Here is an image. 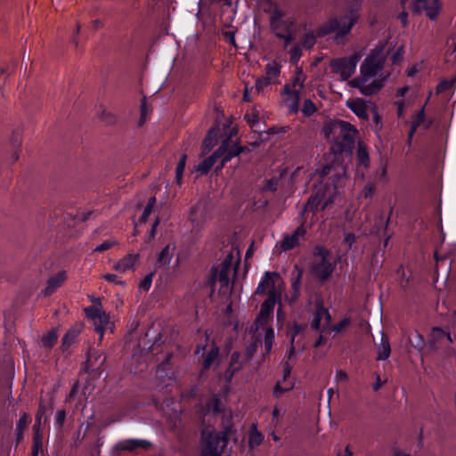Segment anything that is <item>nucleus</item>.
Instances as JSON below:
<instances>
[{
  "instance_id": "1a4fd4ad",
  "label": "nucleus",
  "mask_w": 456,
  "mask_h": 456,
  "mask_svg": "<svg viewBox=\"0 0 456 456\" xmlns=\"http://www.w3.org/2000/svg\"><path fill=\"white\" fill-rule=\"evenodd\" d=\"M363 1L364 0L347 1V12L340 17L342 20L347 21L346 27L341 32L342 35H348L354 26L358 22Z\"/></svg>"
},
{
  "instance_id": "a19ab883",
  "label": "nucleus",
  "mask_w": 456,
  "mask_h": 456,
  "mask_svg": "<svg viewBox=\"0 0 456 456\" xmlns=\"http://www.w3.org/2000/svg\"><path fill=\"white\" fill-rule=\"evenodd\" d=\"M187 156L183 154L179 159L175 168V181L177 184H181L183 181V172L186 165Z\"/></svg>"
},
{
  "instance_id": "09e8293b",
  "label": "nucleus",
  "mask_w": 456,
  "mask_h": 456,
  "mask_svg": "<svg viewBox=\"0 0 456 456\" xmlns=\"http://www.w3.org/2000/svg\"><path fill=\"white\" fill-rule=\"evenodd\" d=\"M316 110L317 108L312 100L306 99L304 101L302 107V113L304 116L311 117Z\"/></svg>"
},
{
  "instance_id": "f03ea898",
  "label": "nucleus",
  "mask_w": 456,
  "mask_h": 456,
  "mask_svg": "<svg viewBox=\"0 0 456 456\" xmlns=\"http://www.w3.org/2000/svg\"><path fill=\"white\" fill-rule=\"evenodd\" d=\"M312 256L309 272L318 281L324 283L332 276L337 261L334 260L331 250L320 244L314 247Z\"/></svg>"
},
{
  "instance_id": "0eeeda50",
  "label": "nucleus",
  "mask_w": 456,
  "mask_h": 456,
  "mask_svg": "<svg viewBox=\"0 0 456 456\" xmlns=\"http://www.w3.org/2000/svg\"><path fill=\"white\" fill-rule=\"evenodd\" d=\"M207 346L198 345L195 350V354H198L202 352L201 355V372H207L210 368L216 364V366L220 363V348L213 342L210 348L206 351Z\"/></svg>"
},
{
  "instance_id": "473e14b6",
  "label": "nucleus",
  "mask_w": 456,
  "mask_h": 456,
  "mask_svg": "<svg viewBox=\"0 0 456 456\" xmlns=\"http://www.w3.org/2000/svg\"><path fill=\"white\" fill-rule=\"evenodd\" d=\"M45 413L46 406L43 401H40L38 403V408L36 413V419L32 430H42V419L45 417V422L47 420Z\"/></svg>"
},
{
  "instance_id": "2eb2a0df",
  "label": "nucleus",
  "mask_w": 456,
  "mask_h": 456,
  "mask_svg": "<svg viewBox=\"0 0 456 456\" xmlns=\"http://www.w3.org/2000/svg\"><path fill=\"white\" fill-rule=\"evenodd\" d=\"M304 270L298 265H295L291 277V292L290 302L295 303L298 300L301 295V285L303 279Z\"/></svg>"
},
{
  "instance_id": "13d9d810",
  "label": "nucleus",
  "mask_w": 456,
  "mask_h": 456,
  "mask_svg": "<svg viewBox=\"0 0 456 456\" xmlns=\"http://www.w3.org/2000/svg\"><path fill=\"white\" fill-rule=\"evenodd\" d=\"M148 111H149V106L146 102V99L143 98L141 102V117H140V122H139L140 125L143 124L146 121Z\"/></svg>"
},
{
  "instance_id": "de8ad7c7",
  "label": "nucleus",
  "mask_w": 456,
  "mask_h": 456,
  "mask_svg": "<svg viewBox=\"0 0 456 456\" xmlns=\"http://www.w3.org/2000/svg\"><path fill=\"white\" fill-rule=\"evenodd\" d=\"M279 179L277 177H272L270 179L265 180V184L262 187V191L264 192H275L278 189Z\"/></svg>"
},
{
  "instance_id": "6ab92c4d",
  "label": "nucleus",
  "mask_w": 456,
  "mask_h": 456,
  "mask_svg": "<svg viewBox=\"0 0 456 456\" xmlns=\"http://www.w3.org/2000/svg\"><path fill=\"white\" fill-rule=\"evenodd\" d=\"M370 167V156L365 145L359 143L356 151V171L357 174L362 173L364 175V171Z\"/></svg>"
},
{
  "instance_id": "9d476101",
  "label": "nucleus",
  "mask_w": 456,
  "mask_h": 456,
  "mask_svg": "<svg viewBox=\"0 0 456 456\" xmlns=\"http://www.w3.org/2000/svg\"><path fill=\"white\" fill-rule=\"evenodd\" d=\"M346 27V23H345V20L338 17L330 18L323 25L317 28V37L322 38L335 32L337 38L344 37L346 35H342L341 32Z\"/></svg>"
},
{
  "instance_id": "864d4df0",
  "label": "nucleus",
  "mask_w": 456,
  "mask_h": 456,
  "mask_svg": "<svg viewBox=\"0 0 456 456\" xmlns=\"http://www.w3.org/2000/svg\"><path fill=\"white\" fill-rule=\"evenodd\" d=\"M66 419V411L65 410H58L54 416V427L57 429H61Z\"/></svg>"
},
{
  "instance_id": "2f4dec72",
  "label": "nucleus",
  "mask_w": 456,
  "mask_h": 456,
  "mask_svg": "<svg viewBox=\"0 0 456 456\" xmlns=\"http://www.w3.org/2000/svg\"><path fill=\"white\" fill-rule=\"evenodd\" d=\"M58 340V333L55 329H52L41 338V346L46 349L51 350Z\"/></svg>"
},
{
  "instance_id": "603ef678",
  "label": "nucleus",
  "mask_w": 456,
  "mask_h": 456,
  "mask_svg": "<svg viewBox=\"0 0 456 456\" xmlns=\"http://www.w3.org/2000/svg\"><path fill=\"white\" fill-rule=\"evenodd\" d=\"M155 275V272H151L148 273L141 281L139 284L140 289L142 291H148L152 284V280Z\"/></svg>"
},
{
  "instance_id": "6e6d98bb",
  "label": "nucleus",
  "mask_w": 456,
  "mask_h": 456,
  "mask_svg": "<svg viewBox=\"0 0 456 456\" xmlns=\"http://www.w3.org/2000/svg\"><path fill=\"white\" fill-rule=\"evenodd\" d=\"M376 191V185L374 183H368L362 191V196L365 199H371Z\"/></svg>"
},
{
  "instance_id": "0e129e2a",
  "label": "nucleus",
  "mask_w": 456,
  "mask_h": 456,
  "mask_svg": "<svg viewBox=\"0 0 456 456\" xmlns=\"http://www.w3.org/2000/svg\"><path fill=\"white\" fill-rule=\"evenodd\" d=\"M292 365L288 362H283L282 380L285 381L291 374Z\"/></svg>"
},
{
  "instance_id": "a878e982",
  "label": "nucleus",
  "mask_w": 456,
  "mask_h": 456,
  "mask_svg": "<svg viewBox=\"0 0 456 456\" xmlns=\"http://www.w3.org/2000/svg\"><path fill=\"white\" fill-rule=\"evenodd\" d=\"M354 86L359 87L362 94L365 96H371L377 94L382 89L384 83L382 80L375 79L368 85H354Z\"/></svg>"
},
{
  "instance_id": "4be33fe9",
  "label": "nucleus",
  "mask_w": 456,
  "mask_h": 456,
  "mask_svg": "<svg viewBox=\"0 0 456 456\" xmlns=\"http://www.w3.org/2000/svg\"><path fill=\"white\" fill-rule=\"evenodd\" d=\"M152 446V444L143 439H127L120 442L118 448L121 451L133 452L137 448L148 450Z\"/></svg>"
},
{
  "instance_id": "5fc2aeb1",
  "label": "nucleus",
  "mask_w": 456,
  "mask_h": 456,
  "mask_svg": "<svg viewBox=\"0 0 456 456\" xmlns=\"http://www.w3.org/2000/svg\"><path fill=\"white\" fill-rule=\"evenodd\" d=\"M304 330H305L304 325H302L298 322H294L290 328V342H289V344H294L296 337L297 335H299L301 332H303Z\"/></svg>"
},
{
  "instance_id": "e2e57ef3",
  "label": "nucleus",
  "mask_w": 456,
  "mask_h": 456,
  "mask_svg": "<svg viewBox=\"0 0 456 456\" xmlns=\"http://www.w3.org/2000/svg\"><path fill=\"white\" fill-rule=\"evenodd\" d=\"M153 209L151 208V206H146L139 218L141 224H145L148 221L149 216L152 213Z\"/></svg>"
},
{
  "instance_id": "bb28decb",
  "label": "nucleus",
  "mask_w": 456,
  "mask_h": 456,
  "mask_svg": "<svg viewBox=\"0 0 456 456\" xmlns=\"http://www.w3.org/2000/svg\"><path fill=\"white\" fill-rule=\"evenodd\" d=\"M428 98L427 99L426 102H428ZM426 104L425 103L418 111L412 114L411 116V133L417 132V129L419 126L426 123Z\"/></svg>"
},
{
  "instance_id": "c9c22d12",
  "label": "nucleus",
  "mask_w": 456,
  "mask_h": 456,
  "mask_svg": "<svg viewBox=\"0 0 456 456\" xmlns=\"http://www.w3.org/2000/svg\"><path fill=\"white\" fill-rule=\"evenodd\" d=\"M294 27V21L290 19H282L278 21L276 27H270L272 31L276 35L277 32H284L292 30Z\"/></svg>"
},
{
  "instance_id": "4c0bfd02",
  "label": "nucleus",
  "mask_w": 456,
  "mask_h": 456,
  "mask_svg": "<svg viewBox=\"0 0 456 456\" xmlns=\"http://www.w3.org/2000/svg\"><path fill=\"white\" fill-rule=\"evenodd\" d=\"M317 30L315 32L310 31L307 32L302 38L300 42V46L305 48V49H311L316 44V38H317Z\"/></svg>"
},
{
  "instance_id": "cd10ccee",
  "label": "nucleus",
  "mask_w": 456,
  "mask_h": 456,
  "mask_svg": "<svg viewBox=\"0 0 456 456\" xmlns=\"http://www.w3.org/2000/svg\"><path fill=\"white\" fill-rule=\"evenodd\" d=\"M219 159L216 151H215L209 157L204 159L197 167V170L202 175L208 174L210 169L214 167L216 161Z\"/></svg>"
},
{
  "instance_id": "72a5a7b5",
  "label": "nucleus",
  "mask_w": 456,
  "mask_h": 456,
  "mask_svg": "<svg viewBox=\"0 0 456 456\" xmlns=\"http://www.w3.org/2000/svg\"><path fill=\"white\" fill-rule=\"evenodd\" d=\"M456 88V76L451 79H442L436 86V93L443 94Z\"/></svg>"
},
{
  "instance_id": "338daca9",
  "label": "nucleus",
  "mask_w": 456,
  "mask_h": 456,
  "mask_svg": "<svg viewBox=\"0 0 456 456\" xmlns=\"http://www.w3.org/2000/svg\"><path fill=\"white\" fill-rule=\"evenodd\" d=\"M77 393H78V383L77 382L72 386L69 395L66 397V402L68 403V402L73 400L77 396Z\"/></svg>"
},
{
  "instance_id": "e433bc0d",
  "label": "nucleus",
  "mask_w": 456,
  "mask_h": 456,
  "mask_svg": "<svg viewBox=\"0 0 456 456\" xmlns=\"http://www.w3.org/2000/svg\"><path fill=\"white\" fill-rule=\"evenodd\" d=\"M351 324H352V318L350 316H345L338 323L332 325L330 329L331 331L335 332L336 334H339V333L345 332L346 330L349 326H351Z\"/></svg>"
},
{
  "instance_id": "680f3d73",
  "label": "nucleus",
  "mask_w": 456,
  "mask_h": 456,
  "mask_svg": "<svg viewBox=\"0 0 456 456\" xmlns=\"http://www.w3.org/2000/svg\"><path fill=\"white\" fill-rule=\"evenodd\" d=\"M114 245H115L114 241L105 240L94 248V252L106 251V250L110 249V248H112Z\"/></svg>"
},
{
  "instance_id": "b1692460",
  "label": "nucleus",
  "mask_w": 456,
  "mask_h": 456,
  "mask_svg": "<svg viewBox=\"0 0 456 456\" xmlns=\"http://www.w3.org/2000/svg\"><path fill=\"white\" fill-rule=\"evenodd\" d=\"M347 107L359 118L365 119V120H367L369 118L367 105L363 100H362V99L354 100L353 102L347 103Z\"/></svg>"
},
{
  "instance_id": "aec40b11",
  "label": "nucleus",
  "mask_w": 456,
  "mask_h": 456,
  "mask_svg": "<svg viewBox=\"0 0 456 456\" xmlns=\"http://www.w3.org/2000/svg\"><path fill=\"white\" fill-rule=\"evenodd\" d=\"M139 259V254H128L123 258L118 260L113 268L118 273H126L133 271L135 268L136 263Z\"/></svg>"
},
{
  "instance_id": "79ce46f5",
  "label": "nucleus",
  "mask_w": 456,
  "mask_h": 456,
  "mask_svg": "<svg viewBox=\"0 0 456 456\" xmlns=\"http://www.w3.org/2000/svg\"><path fill=\"white\" fill-rule=\"evenodd\" d=\"M285 17V12L277 5H274L270 15V27H276L278 21Z\"/></svg>"
},
{
  "instance_id": "7ed1b4c3",
  "label": "nucleus",
  "mask_w": 456,
  "mask_h": 456,
  "mask_svg": "<svg viewBox=\"0 0 456 456\" xmlns=\"http://www.w3.org/2000/svg\"><path fill=\"white\" fill-rule=\"evenodd\" d=\"M384 47L376 46L366 56L361 64L360 70L364 77H373L384 69L386 57L383 54Z\"/></svg>"
},
{
  "instance_id": "c756f323",
  "label": "nucleus",
  "mask_w": 456,
  "mask_h": 456,
  "mask_svg": "<svg viewBox=\"0 0 456 456\" xmlns=\"http://www.w3.org/2000/svg\"><path fill=\"white\" fill-rule=\"evenodd\" d=\"M391 354V347L388 338L386 336H382L381 338V345L378 347V361H385L388 359Z\"/></svg>"
},
{
  "instance_id": "58836bf2",
  "label": "nucleus",
  "mask_w": 456,
  "mask_h": 456,
  "mask_svg": "<svg viewBox=\"0 0 456 456\" xmlns=\"http://www.w3.org/2000/svg\"><path fill=\"white\" fill-rule=\"evenodd\" d=\"M245 362V360L241 359V354L238 351H234L231 355L229 366L230 368L240 371L243 368Z\"/></svg>"
},
{
  "instance_id": "3c124183",
  "label": "nucleus",
  "mask_w": 456,
  "mask_h": 456,
  "mask_svg": "<svg viewBox=\"0 0 456 456\" xmlns=\"http://www.w3.org/2000/svg\"><path fill=\"white\" fill-rule=\"evenodd\" d=\"M293 383L290 384L289 387H282L281 382L278 381L273 387V395L276 398H280L284 393L290 391L291 389H293Z\"/></svg>"
},
{
  "instance_id": "20e7f679",
  "label": "nucleus",
  "mask_w": 456,
  "mask_h": 456,
  "mask_svg": "<svg viewBox=\"0 0 456 456\" xmlns=\"http://www.w3.org/2000/svg\"><path fill=\"white\" fill-rule=\"evenodd\" d=\"M361 59L358 53H354L349 57L333 59L330 66L332 73L340 75L342 81H346L355 72L357 63Z\"/></svg>"
},
{
  "instance_id": "c03bdc74",
  "label": "nucleus",
  "mask_w": 456,
  "mask_h": 456,
  "mask_svg": "<svg viewBox=\"0 0 456 456\" xmlns=\"http://www.w3.org/2000/svg\"><path fill=\"white\" fill-rule=\"evenodd\" d=\"M102 310L96 305H89L85 308V314L88 320H91L93 323L100 317Z\"/></svg>"
},
{
  "instance_id": "c85d7f7f",
  "label": "nucleus",
  "mask_w": 456,
  "mask_h": 456,
  "mask_svg": "<svg viewBox=\"0 0 456 456\" xmlns=\"http://www.w3.org/2000/svg\"><path fill=\"white\" fill-rule=\"evenodd\" d=\"M94 325L96 333L100 334L101 338H102L104 331L110 325V315L102 311L100 317H98V319L94 322Z\"/></svg>"
},
{
  "instance_id": "f257e3e1",
  "label": "nucleus",
  "mask_w": 456,
  "mask_h": 456,
  "mask_svg": "<svg viewBox=\"0 0 456 456\" xmlns=\"http://www.w3.org/2000/svg\"><path fill=\"white\" fill-rule=\"evenodd\" d=\"M331 170L332 167L330 165L322 168V181L315 185L313 194L302 210V216L306 211H311L315 215L319 210L323 211L334 203L342 176L338 173L331 174Z\"/></svg>"
},
{
  "instance_id": "f3484780",
  "label": "nucleus",
  "mask_w": 456,
  "mask_h": 456,
  "mask_svg": "<svg viewBox=\"0 0 456 456\" xmlns=\"http://www.w3.org/2000/svg\"><path fill=\"white\" fill-rule=\"evenodd\" d=\"M32 419L31 416L23 411L20 413V419L17 420L15 425V447L17 448L19 444L24 440V432L31 423Z\"/></svg>"
},
{
  "instance_id": "423d86ee",
  "label": "nucleus",
  "mask_w": 456,
  "mask_h": 456,
  "mask_svg": "<svg viewBox=\"0 0 456 456\" xmlns=\"http://www.w3.org/2000/svg\"><path fill=\"white\" fill-rule=\"evenodd\" d=\"M341 134L336 140L334 147L336 152L351 151L354 144L355 128L346 121H340Z\"/></svg>"
},
{
  "instance_id": "39448f33",
  "label": "nucleus",
  "mask_w": 456,
  "mask_h": 456,
  "mask_svg": "<svg viewBox=\"0 0 456 456\" xmlns=\"http://www.w3.org/2000/svg\"><path fill=\"white\" fill-rule=\"evenodd\" d=\"M216 151L219 159H223L224 162H229L232 159L240 157L241 153H248L249 149L242 146L239 141H233L231 137H227L222 141Z\"/></svg>"
},
{
  "instance_id": "412c9836",
  "label": "nucleus",
  "mask_w": 456,
  "mask_h": 456,
  "mask_svg": "<svg viewBox=\"0 0 456 456\" xmlns=\"http://www.w3.org/2000/svg\"><path fill=\"white\" fill-rule=\"evenodd\" d=\"M66 280V273L65 271H61L55 275L51 276L47 280V284L45 289L43 290V294L45 297L51 296L53 294L58 288H60L64 281Z\"/></svg>"
},
{
  "instance_id": "ddd939ff",
  "label": "nucleus",
  "mask_w": 456,
  "mask_h": 456,
  "mask_svg": "<svg viewBox=\"0 0 456 456\" xmlns=\"http://www.w3.org/2000/svg\"><path fill=\"white\" fill-rule=\"evenodd\" d=\"M306 234V228L301 224L291 234L285 235L281 242V248L283 251H289L299 246V238Z\"/></svg>"
},
{
  "instance_id": "bf43d9fd",
  "label": "nucleus",
  "mask_w": 456,
  "mask_h": 456,
  "mask_svg": "<svg viewBox=\"0 0 456 456\" xmlns=\"http://www.w3.org/2000/svg\"><path fill=\"white\" fill-rule=\"evenodd\" d=\"M269 85H271L270 77H262L256 81V88L258 92L264 90V88L267 87Z\"/></svg>"
},
{
  "instance_id": "9b49d317",
  "label": "nucleus",
  "mask_w": 456,
  "mask_h": 456,
  "mask_svg": "<svg viewBox=\"0 0 456 456\" xmlns=\"http://www.w3.org/2000/svg\"><path fill=\"white\" fill-rule=\"evenodd\" d=\"M439 0H413L412 11L420 13L425 11L430 20H436L439 14Z\"/></svg>"
},
{
  "instance_id": "a211bd4d",
  "label": "nucleus",
  "mask_w": 456,
  "mask_h": 456,
  "mask_svg": "<svg viewBox=\"0 0 456 456\" xmlns=\"http://www.w3.org/2000/svg\"><path fill=\"white\" fill-rule=\"evenodd\" d=\"M277 276H279V274L275 272H265L262 276L255 293L257 295H264L266 294L267 289H269V291H276L273 278Z\"/></svg>"
},
{
  "instance_id": "4d7b16f0",
  "label": "nucleus",
  "mask_w": 456,
  "mask_h": 456,
  "mask_svg": "<svg viewBox=\"0 0 456 456\" xmlns=\"http://www.w3.org/2000/svg\"><path fill=\"white\" fill-rule=\"evenodd\" d=\"M275 37L279 39H282L285 42V45H289L295 40V37L293 35L292 30L284 31V32H277Z\"/></svg>"
},
{
  "instance_id": "dca6fc26",
  "label": "nucleus",
  "mask_w": 456,
  "mask_h": 456,
  "mask_svg": "<svg viewBox=\"0 0 456 456\" xmlns=\"http://www.w3.org/2000/svg\"><path fill=\"white\" fill-rule=\"evenodd\" d=\"M175 250V245L171 246V244L166 245L160 252L157 255V258L155 261V269H168L171 260L174 256V252Z\"/></svg>"
},
{
  "instance_id": "49530a36",
  "label": "nucleus",
  "mask_w": 456,
  "mask_h": 456,
  "mask_svg": "<svg viewBox=\"0 0 456 456\" xmlns=\"http://www.w3.org/2000/svg\"><path fill=\"white\" fill-rule=\"evenodd\" d=\"M274 340V331L272 328L266 330L264 339V346L266 354H269L272 350Z\"/></svg>"
},
{
  "instance_id": "69168bd1",
  "label": "nucleus",
  "mask_w": 456,
  "mask_h": 456,
  "mask_svg": "<svg viewBox=\"0 0 456 456\" xmlns=\"http://www.w3.org/2000/svg\"><path fill=\"white\" fill-rule=\"evenodd\" d=\"M395 105L396 106V114L397 117L403 118L404 114V109H405V102L404 100L397 101L395 102Z\"/></svg>"
},
{
  "instance_id": "f8f14e48",
  "label": "nucleus",
  "mask_w": 456,
  "mask_h": 456,
  "mask_svg": "<svg viewBox=\"0 0 456 456\" xmlns=\"http://www.w3.org/2000/svg\"><path fill=\"white\" fill-rule=\"evenodd\" d=\"M223 441L216 432H209L202 436V453L204 456H219V444Z\"/></svg>"
},
{
  "instance_id": "f704fd0d",
  "label": "nucleus",
  "mask_w": 456,
  "mask_h": 456,
  "mask_svg": "<svg viewBox=\"0 0 456 456\" xmlns=\"http://www.w3.org/2000/svg\"><path fill=\"white\" fill-rule=\"evenodd\" d=\"M207 407L212 411L214 414H220L224 412V408L222 406V402L220 397L217 395H214L208 402Z\"/></svg>"
},
{
  "instance_id": "ea45409f",
  "label": "nucleus",
  "mask_w": 456,
  "mask_h": 456,
  "mask_svg": "<svg viewBox=\"0 0 456 456\" xmlns=\"http://www.w3.org/2000/svg\"><path fill=\"white\" fill-rule=\"evenodd\" d=\"M32 446L31 449H37L41 451L42 456H44V448H43V432L42 430H32Z\"/></svg>"
},
{
  "instance_id": "6e6552de",
  "label": "nucleus",
  "mask_w": 456,
  "mask_h": 456,
  "mask_svg": "<svg viewBox=\"0 0 456 456\" xmlns=\"http://www.w3.org/2000/svg\"><path fill=\"white\" fill-rule=\"evenodd\" d=\"M102 358L101 353L94 348H90L86 360L83 364V370L89 374L93 379L100 378L102 372V366L105 362V357Z\"/></svg>"
},
{
  "instance_id": "7c9ffc66",
  "label": "nucleus",
  "mask_w": 456,
  "mask_h": 456,
  "mask_svg": "<svg viewBox=\"0 0 456 456\" xmlns=\"http://www.w3.org/2000/svg\"><path fill=\"white\" fill-rule=\"evenodd\" d=\"M445 330L440 327H433L429 334L431 347H436L444 339Z\"/></svg>"
},
{
  "instance_id": "37998d69",
  "label": "nucleus",
  "mask_w": 456,
  "mask_h": 456,
  "mask_svg": "<svg viewBox=\"0 0 456 456\" xmlns=\"http://www.w3.org/2000/svg\"><path fill=\"white\" fill-rule=\"evenodd\" d=\"M264 441V436L261 432H259L256 427L254 429L250 430L249 433V445L250 447H255L260 445Z\"/></svg>"
},
{
  "instance_id": "4468645a",
  "label": "nucleus",
  "mask_w": 456,
  "mask_h": 456,
  "mask_svg": "<svg viewBox=\"0 0 456 456\" xmlns=\"http://www.w3.org/2000/svg\"><path fill=\"white\" fill-rule=\"evenodd\" d=\"M267 298L262 303L257 320L260 322H267L273 314V309L277 300L278 294L276 291H268Z\"/></svg>"
},
{
  "instance_id": "5701e85b",
  "label": "nucleus",
  "mask_w": 456,
  "mask_h": 456,
  "mask_svg": "<svg viewBox=\"0 0 456 456\" xmlns=\"http://www.w3.org/2000/svg\"><path fill=\"white\" fill-rule=\"evenodd\" d=\"M323 308V300L322 299H317L315 301V311L314 313V317L311 322V329L314 331H322L324 332L326 330V327H322V320L323 318L322 311L321 310Z\"/></svg>"
},
{
  "instance_id": "393cba45",
  "label": "nucleus",
  "mask_w": 456,
  "mask_h": 456,
  "mask_svg": "<svg viewBox=\"0 0 456 456\" xmlns=\"http://www.w3.org/2000/svg\"><path fill=\"white\" fill-rule=\"evenodd\" d=\"M80 332L81 328L79 326H73L65 333L62 338L61 346V348L63 352L68 350L69 346L76 342Z\"/></svg>"
},
{
  "instance_id": "a18cd8bd",
  "label": "nucleus",
  "mask_w": 456,
  "mask_h": 456,
  "mask_svg": "<svg viewBox=\"0 0 456 456\" xmlns=\"http://www.w3.org/2000/svg\"><path fill=\"white\" fill-rule=\"evenodd\" d=\"M265 71L266 77H270V79H272L273 77H277L278 76H280L281 73V66L275 61L269 62L265 66Z\"/></svg>"
},
{
  "instance_id": "774afa93",
  "label": "nucleus",
  "mask_w": 456,
  "mask_h": 456,
  "mask_svg": "<svg viewBox=\"0 0 456 456\" xmlns=\"http://www.w3.org/2000/svg\"><path fill=\"white\" fill-rule=\"evenodd\" d=\"M238 372H239L238 370H235L234 369H232V368H230V366H228V368L226 369V370L224 372L225 380L227 382L232 381V379H233L235 374H237Z\"/></svg>"
},
{
  "instance_id": "8fccbe9b",
  "label": "nucleus",
  "mask_w": 456,
  "mask_h": 456,
  "mask_svg": "<svg viewBox=\"0 0 456 456\" xmlns=\"http://www.w3.org/2000/svg\"><path fill=\"white\" fill-rule=\"evenodd\" d=\"M289 61L292 64H297L302 56V49L299 45L292 46L289 52Z\"/></svg>"
},
{
  "instance_id": "052dcab7",
  "label": "nucleus",
  "mask_w": 456,
  "mask_h": 456,
  "mask_svg": "<svg viewBox=\"0 0 456 456\" xmlns=\"http://www.w3.org/2000/svg\"><path fill=\"white\" fill-rule=\"evenodd\" d=\"M104 279L108 281V282H110V283H114V284H118V285H121V286H125L126 285V281L120 280L118 278V276L117 274H114V273H106L104 275Z\"/></svg>"
}]
</instances>
